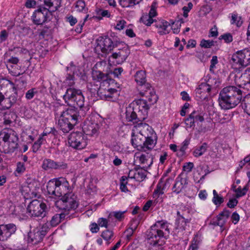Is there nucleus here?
<instances>
[{
    "label": "nucleus",
    "instance_id": "1",
    "mask_svg": "<svg viewBox=\"0 0 250 250\" xmlns=\"http://www.w3.org/2000/svg\"><path fill=\"white\" fill-rule=\"evenodd\" d=\"M69 187L68 182L63 178L50 180L46 186L49 194L57 197L62 196L55 202V206L64 212L74 210L78 206L76 196L72 193H68Z\"/></svg>",
    "mask_w": 250,
    "mask_h": 250
},
{
    "label": "nucleus",
    "instance_id": "2",
    "mask_svg": "<svg viewBox=\"0 0 250 250\" xmlns=\"http://www.w3.org/2000/svg\"><path fill=\"white\" fill-rule=\"evenodd\" d=\"M53 110L55 118H59L58 124L63 132H68L77 124L78 113L75 109L66 108L63 105L57 104Z\"/></svg>",
    "mask_w": 250,
    "mask_h": 250
},
{
    "label": "nucleus",
    "instance_id": "3",
    "mask_svg": "<svg viewBox=\"0 0 250 250\" xmlns=\"http://www.w3.org/2000/svg\"><path fill=\"white\" fill-rule=\"evenodd\" d=\"M242 98V91L240 88L234 86H227L219 93V104L222 109H229L239 104Z\"/></svg>",
    "mask_w": 250,
    "mask_h": 250
},
{
    "label": "nucleus",
    "instance_id": "4",
    "mask_svg": "<svg viewBox=\"0 0 250 250\" xmlns=\"http://www.w3.org/2000/svg\"><path fill=\"white\" fill-rule=\"evenodd\" d=\"M19 138L16 132L11 128H4L0 133V151L11 153L18 148Z\"/></svg>",
    "mask_w": 250,
    "mask_h": 250
},
{
    "label": "nucleus",
    "instance_id": "5",
    "mask_svg": "<svg viewBox=\"0 0 250 250\" xmlns=\"http://www.w3.org/2000/svg\"><path fill=\"white\" fill-rule=\"evenodd\" d=\"M169 233L167 222L164 220L158 221L147 231V239L150 245L156 246L160 238H166Z\"/></svg>",
    "mask_w": 250,
    "mask_h": 250
},
{
    "label": "nucleus",
    "instance_id": "6",
    "mask_svg": "<svg viewBox=\"0 0 250 250\" xmlns=\"http://www.w3.org/2000/svg\"><path fill=\"white\" fill-rule=\"evenodd\" d=\"M135 135L146 142L147 147L153 149L157 144V136L153 128L146 123L138 124L132 130Z\"/></svg>",
    "mask_w": 250,
    "mask_h": 250
},
{
    "label": "nucleus",
    "instance_id": "7",
    "mask_svg": "<svg viewBox=\"0 0 250 250\" xmlns=\"http://www.w3.org/2000/svg\"><path fill=\"white\" fill-rule=\"evenodd\" d=\"M63 97L65 103L68 104L76 103L84 114L89 109L88 104L85 105L84 98L80 89L74 88H67Z\"/></svg>",
    "mask_w": 250,
    "mask_h": 250
},
{
    "label": "nucleus",
    "instance_id": "8",
    "mask_svg": "<svg viewBox=\"0 0 250 250\" xmlns=\"http://www.w3.org/2000/svg\"><path fill=\"white\" fill-rule=\"evenodd\" d=\"M219 82L215 79L210 78L207 83H202L195 89V97L198 101H203L208 99L211 89L219 85Z\"/></svg>",
    "mask_w": 250,
    "mask_h": 250
},
{
    "label": "nucleus",
    "instance_id": "9",
    "mask_svg": "<svg viewBox=\"0 0 250 250\" xmlns=\"http://www.w3.org/2000/svg\"><path fill=\"white\" fill-rule=\"evenodd\" d=\"M234 68L240 69L250 63V49L245 48L234 54L231 59Z\"/></svg>",
    "mask_w": 250,
    "mask_h": 250
},
{
    "label": "nucleus",
    "instance_id": "10",
    "mask_svg": "<svg viewBox=\"0 0 250 250\" xmlns=\"http://www.w3.org/2000/svg\"><path fill=\"white\" fill-rule=\"evenodd\" d=\"M27 209L31 217L42 218L46 214V205L41 201L34 200L30 203Z\"/></svg>",
    "mask_w": 250,
    "mask_h": 250
},
{
    "label": "nucleus",
    "instance_id": "11",
    "mask_svg": "<svg viewBox=\"0 0 250 250\" xmlns=\"http://www.w3.org/2000/svg\"><path fill=\"white\" fill-rule=\"evenodd\" d=\"M96 42V51H100L105 55L111 52L114 48L117 47L116 44L108 36L100 37L97 39Z\"/></svg>",
    "mask_w": 250,
    "mask_h": 250
},
{
    "label": "nucleus",
    "instance_id": "12",
    "mask_svg": "<svg viewBox=\"0 0 250 250\" xmlns=\"http://www.w3.org/2000/svg\"><path fill=\"white\" fill-rule=\"evenodd\" d=\"M70 146L77 149H82L87 146L86 140L81 132H72L68 138Z\"/></svg>",
    "mask_w": 250,
    "mask_h": 250
},
{
    "label": "nucleus",
    "instance_id": "13",
    "mask_svg": "<svg viewBox=\"0 0 250 250\" xmlns=\"http://www.w3.org/2000/svg\"><path fill=\"white\" fill-rule=\"evenodd\" d=\"M46 234V231L43 228H36L28 233L27 242L29 244L36 245L42 241Z\"/></svg>",
    "mask_w": 250,
    "mask_h": 250
},
{
    "label": "nucleus",
    "instance_id": "14",
    "mask_svg": "<svg viewBox=\"0 0 250 250\" xmlns=\"http://www.w3.org/2000/svg\"><path fill=\"white\" fill-rule=\"evenodd\" d=\"M130 54V50L126 44H123L122 47H119L117 50L113 53L110 58L115 60L116 63L120 64L125 61Z\"/></svg>",
    "mask_w": 250,
    "mask_h": 250
},
{
    "label": "nucleus",
    "instance_id": "15",
    "mask_svg": "<svg viewBox=\"0 0 250 250\" xmlns=\"http://www.w3.org/2000/svg\"><path fill=\"white\" fill-rule=\"evenodd\" d=\"M49 14L48 8L40 6L32 16L33 22L36 25L42 24L47 21Z\"/></svg>",
    "mask_w": 250,
    "mask_h": 250
},
{
    "label": "nucleus",
    "instance_id": "16",
    "mask_svg": "<svg viewBox=\"0 0 250 250\" xmlns=\"http://www.w3.org/2000/svg\"><path fill=\"white\" fill-rule=\"evenodd\" d=\"M16 230L17 227L13 223L0 225V241L7 240Z\"/></svg>",
    "mask_w": 250,
    "mask_h": 250
},
{
    "label": "nucleus",
    "instance_id": "17",
    "mask_svg": "<svg viewBox=\"0 0 250 250\" xmlns=\"http://www.w3.org/2000/svg\"><path fill=\"white\" fill-rule=\"evenodd\" d=\"M134 157L145 167H149L153 163V156L147 151H139L135 153Z\"/></svg>",
    "mask_w": 250,
    "mask_h": 250
},
{
    "label": "nucleus",
    "instance_id": "18",
    "mask_svg": "<svg viewBox=\"0 0 250 250\" xmlns=\"http://www.w3.org/2000/svg\"><path fill=\"white\" fill-rule=\"evenodd\" d=\"M42 168L45 170L65 169L67 168V165L62 162H57L49 159H45L43 161Z\"/></svg>",
    "mask_w": 250,
    "mask_h": 250
},
{
    "label": "nucleus",
    "instance_id": "19",
    "mask_svg": "<svg viewBox=\"0 0 250 250\" xmlns=\"http://www.w3.org/2000/svg\"><path fill=\"white\" fill-rule=\"evenodd\" d=\"M131 142L133 147L136 148L138 151H149L152 149L147 147V144L146 141L135 135L133 132L131 133Z\"/></svg>",
    "mask_w": 250,
    "mask_h": 250
},
{
    "label": "nucleus",
    "instance_id": "20",
    "mask_svg": "<svg viewBox=\"0 0 250 250\" xmlns=\"http://www.w3.org/2000/svg\"><path fill=\"white\" fill-rule=\"evenodd\" d=\"M134 104H130L126 108L125 118L128 122H132L137 123L139 121H143L145 119H141L139 117H141V114L135 110L134 108Z\"/></svg>",
    "mask_w": 250,
    "mask_h": 250
},
{
    "label": "nucleus",
    "instance_id": "21",
    "mask_svg": "<svg viewBox=\"0 0 250 250\" xmlns=\"http://www.w3.org/2000/svg\"><path fill=\"white\" fill-rule=\"evenodd\" d=\"M230 211L227 209H224L220 212L215 218H213L210 224L213 226H218L221 228L223 227L227 221L229 215Z\"/></svg>",
    "mask_w": 250,
    "mask_h": 250
},
{
    "label": "nucleus",
    "instance_id": "22",
    "mask_svg": "<svg viewBox=\"0 0 250 250\" xmlns=\"http://www.w3.org/2000/svg\"><path fill=\"white\" fill-rule=\"evenodd\" d=\"M134 108L140 114L141 117H139L141 119H145L147 115V110L149 107L147 104V100L139 99L136 102V105H134Z\"/></svg>",
    "mask_w": 250,
    "mask_h": 250
},
{
    "label": "nucleus",
    "instance_id": "23",
    "mask_svg": "<svg viewBox=\"0 0 250 250\" xmlns=\"http://www.w3.org/2000/svg\"><path fill=\"white\" fill-rule=\"evenodd\" d=\"M187 184V179L179 175L176 178L175 183L172 188V192L176 194H179L186 188Z\"/></svg>",
    "mask_w": 250,
    "mask_h": 250
},
{
    "label": "nucleus",
    "instance_id": "24",
    "mask_svg": "<svg viewBox=\"0 0 250 250\" xmlns=\"http://www.w3.org/2000/svg\"><path fill=\"white\" fill-rule=\"evenodd\" d=\"M146 90H144V89H141L140 94L142 96H145L150 104H153L156 103L157 97L153 90L151 89L150 84H146Z\"/></svg>",
    "mask_w": 250,
    "mask_h": 250
},
{
    "label": "nucleus",
    "instance_id": "25",
    "mask_svg": "<svg viewBox=\"0 0 250 250\" xmlns=\"http://www.w3.org/2000/svg\"><path fill=\"white\" fill-rule=\"evenodd\" d=\"M99 129V125L96 123L85 124L83 127V132L86 135L89 136H93L97 134Z\"/></svg>",
    "mask_w": 250,
    "mask_h": 250
},
{
    "label": "nucleus",
    "instance_id": "26",
    "mask_svg": "<svg viewBox=\"0 0 250 250\" xmlns=\"http://www.w3.org/2000/svg\"><path fill=\"white\" fill-rule=\"evenodd\" d=\"M155 26L158 28V33L161 35L168 34L170 31V24L165 20L156 22Z\"/></svg>",
    "mask_w": 250,
    "mask_h": 250
},
{
    "label": "nucleus",
    "instance_id": "27",
    "mask_svg": "<svg viewBox=\"0 0 250 250\" xmlns=\"http://www.w3.org/2000/svg\"><path fill=\"white\" fill-rule=\"evenodd\" d=\"M135 80L137 84L141 86V89L146 88V84H149L146 83V74L143 70H139L136 73Z\"/></svg>",
    "mask_w": 250,
    "mask_h": 250
},
{
    "label": "nucleus",
    "instance_id": "28",
    "mask_svg": "<svg viewBox=\"0 0 250 250\" xmlns=\"http://www.w3.org/2000/svg\"><path fill=\"white\" fill-rule=\"evenodd\" d=\"M92 77L93 80L97 82H104L107 80L108 74H104L99 70L93 69L92 71Z\"/></svg>",
    "mask_w": 250,
    "mask_h": 250
},
{
    "label": "nucleus",
    "instance_id": "29",
    "mask_svg": "<svg viewBox=\"0 0 250 250\" xmlns=\"http://www.w3.org/2000/svg\"><path fill=\"white\" fill-rule=\"evenodd\" d=\"M118 91L115 88H110L105 92L104 95L106 100L114 101L118 95Z\"/></svg>",
    "mask_w": 250,
    "mask_h": 250
},
{
    "label": "nucleus",
    "instance_id": "30",
    "mask_svg": "<svg viewBox=\"0 0 250 250\" xmlns=\"http://www.w3.org/2000/svg\"><path fill=\"white\" fill-rule=\"evenodd\" d=\"M208 147L206 143H203L200 146H197L193 151V155L195 157H199L204 154Z\"/></svg>",
    "mask_w": 250,
    "mask_h": 250
},
{
    "label": "nucleus",
    "instance_id": "31",
    "mask_svg": "<svg viewBox=\"0 0 250 250\" xmlns=\"http://www.w3.org/2000/svg\"><path fill=\"white\" fill-rule=\"evenodd\" d=\"M165 186L162 182H159L153 193V198H158L164 193Z\"/></svg>",
    "mask_w": 250,
    "mask_h": 250
},
{
    "label": "nucleus",
    "instance_id": "32",
    "mask_svg": "<svg viewBox=\"0 0 250 250\" xmlns=\"http://www.w3.org/2000/svg\"><path fill=\"white\" fill-rule=\"evenodd\" d=\"M95 12L96 13V18L99 20L102 19L103 17L109 18L110 17V13L107 10L97 8L95 10Z\"/></svg>",
    "mask_w": 250,
    "mask_h": 250
},
{
    "label": "nucleus",
    "instance_id": "33",
    "mask_svg": "<svg viewBox=\"0 0 250 250\" xmlns=\"http://www.w3.org/2000/svg\"><path fill=\"white\" fill-rule=\"evenodd\" d=\"M230 22L232 24H235L237 27H240L243 23L241 17L239 16L238 14L235 13L232 14Z\"/></svg>",
    "mask_w": 250,
    "mask_h": 250
},
{
    "label": "nucleus",
    "instance_id": "34",
    "mask_svg": "<svg viewBox=\"0 0 250 250\" xmlns=\"http://www.w3.org/2000/svg\"><path fill=\"white\" fill-rule=\"evenodd\" d=\"M101 236L108 245L110 243L109 240L113 239L114 233L112 230L107 229L102 232Z\"/></svg>",
    "mask_w": 250,
    "mask_h": 250
},
{
    "label": "nucleus",
    "instance_id": "35",
    "mask_svg": "<svg viewBox=\"0 0 250 250\" xmlns=\"http://www.w3.org/2000/svg\"><path fill=\"white\" fill-rule=\"evenodd\" d=\"M135 179L137 181H142L146 177V172L142 168H136Z\"/></svg>",
    "mask_w": 250,
    "mask_h": 250
},
{
    "label": "nucleus",
    "instance_id": "36",
    "mask_svg": "<svg viewBox=\"0 0 250 250\" xmlns=\"http://www.w3.org/2000/svg\"><path fill=\"white\" fill-rule=\"evenodd\" d=\"M213 197L212 198L213 203L216 206H219L224 201L223 198L219 196L217 191L214 189L213 190Z\"/></svg>",
    "mask_w": 250,
    "mask_h": 250
},
{
    "label": "nucleus",
    "instance_id": "37",
    "mask_svg": "<svg viewBox=\"0 0 250 250\" xmlns=\"http://www.w3.org/2000/svg\"><path fill=\"white\" fill-rule=\"evenodd\" d=\"M147 14H144L141 18L140 21L146 26H150L154 20Z\"/></svg>",
    "mask_w": 250,
    "mask_h": 250
},
{
    "label": "nucleus",
    "instance_id": "38",
    "mask_svg": "<svg viewBox=\"0 0 250 250\" xmlns=\"http://www.w3.org/2000/svg\"><path fill=\"white\" fill-rule=\"evenodd\" d=\"M249 183L246 185L243 188L239 187L235 189V192L236 193L237 197H242L246 194L247 191L249 189Z\"/></svg>",
    "mask_w": 250,
    "mask_h": 250
},
{
    "label": "nucleus",
    "instance_id": "39",
    "mask_svg": "<svg viewBox=\"0 0 250 250\" xmlns=\"http://www.w3.org/2000/svg\"><path fill=\"white\" fill-rule=\"evenodd\" d=\"M75 7L79 12H85L86 11L85 2L83 0H78L76 3Z\"/></svg>",
    "mask_w": 250,
    "mask_h": 250
},
{
    "label": "nucleus",
    "instance_id": "40",
    "mask_svg": "<svg viewBox=\"0 0 250 250\" xmlns=\"http://www.w3.org/2000/svg\"><path fill=\"white\" fill-rule=\"evenodd\" d=\"M215 42L213 41L202 40L200 42V46L205 48H211L214 45Z\"/></svg>",
    "mask_w": 250,
    "mask_h": 250
},
{
    "label": "nucleus",
    "instance_id": "41",
    "mask_svg": "<svg viewBox=\"0 0 250 250\" xmlns=\"http://www.w3.org/2000/svg\"><path fill=\"white\" fill-rule=\"evenodd\" d=\"M125 212V211H113L111 212L108 216V219L111 216H114L118 220H121L122 218L124 217V214Z\"/></svg>",
    "mask_w": 250,
    "mask_h": 250
},
{
    "label": "nucleus",
    "instance_id": "42",
    "mask_svg": "<svg viewBox=\"0 0 250 250\" xmlns=\"http://www.w3.org/2000/svg\"><path fill=\"white\" fill-rule=\"evenodd\" d=\"M38 93L35 88H32L28 90L25 94V98L27 100H31L33 98L35 95Z\"/></svg>",
    "mask_w": 250,
    "mask_h": 250
},
{
    "label": "nucleus",
    "instance_id": "43",
    "mask_svg": "<svg viewBox=\"0 0 250 250\" xmlns=\"http://www.w3.org/2000/svg\"><path fill=\"white\" fill-rule=\"evenodd\" d=\"M241 78L244 82H250V68H247L241 75Z\"/></svg>",
    "mask_w": 250,
    "mask_h": 250
},
{
    "label": "nucleus",
    "instance_id": "44",
    "mask_svg": "<svg viewBox=\"0 0 250 250\" xmlns=\"http://www.w3.org/2000/svg\"><path fill=\"white\" fill-rule=\"evenodd\" d=\"M61 222L60 216L59 214H56L51 218L50 221V225L52 227H55Z\"/></svg>",
    "mask_w": 250,
    "mask_h": 250
},
{
    "label": "nucleus",
    "instance_id": "45",
    "mask_svg": "<svg viewBox=\"0 0 250 250\" xmlns=\"http://www.w3.org/2000/svg\"><path fill=\"white\" fill-rule=\"evenodd\" d=\"M191 117L194 119V122H196L198 121H199L201 122H202L204 118L203 116L199 114L197 111H194L190 114Z\"/></svg>",
    "mask_w": 250,
    "mask_h": 250
},
{
    "label": "nucleus",
    "instance_id": "46",
    "mask_svg": "<svg viewBox=\"0 0 250 250\" xmlns=\"http://www.w3.org/2000/svg\"><path fill=\"white\" fill-rule=\"evenodd\" d=\"M199 247V241L195 238L192 240L188 250H198Z\"/></svg>",
    "mask_w": 250,
    "mask_h": 250
},
{
    "label": "nucleus",
    "instance_id": "47",
    "mask_svg": "<svg viewBox=\"0 0 250 250\" xmlns=\"http://www.w3.org/2000/svg\"><path fill=\"white\" fill-rule=\"evenodd\" d=\"M65 83L70 86H72L75 83L74 75L70 74H67L66 77Z\"/></svg>",
    "mask_w": 250,
    "mask_h": 250
},
{
    "label": "nucleus",
    "instance_id": "48",
    "mask_svg": "<svg viewBox=\"0 0 250 250\" xmlns=\"http://www.w3.org/2000/svg\"><path fill=\"white\" fill-rule=\"evenodd\" d=\"M218 62L217 57L216 56H213L210 61V65L209 67V71L211 73H214V69L215 68V65Z\"/></svg>",
    "mask_w": 250,
    "mask_h": 250
},
{
    "label": "nucleus",
    "instance_id": "49",
    "mask_svg": "<svg viewBox=\"0 0 250 250\" xmlns=\"http://www.w3.org/2000/svg\"><path fill=\"white\" fill-rule=\"evenodd\" d=\"M156 8V4L155 2L152 3V4L151 5L150 11L148 14L149 16H150V17L152 19H153V17H155L157 15Z\"/></svg>",
    "mask_w": 250,
    "mask_h": 250
},
{
    "label": "nucleus",
    "instance_id": "50",
    "mask_svg": "<svg viewBox=\"0 0 250 250\" xmlns=\"http://www.w3.org/2000/svg\"><path fill=\"white\" fill-rule=\"evenodd\" d=\"M126 21L125 20H119L117 21V24L115 26V29L118 30L123 29L125 25Z\"/></svg>",
    "mask_w": 250,
    "mask_h": 250
},
{
    "label": "nucleus",
    "instance_id": "51",
    "mask_svg": "<svg viewBox=\"0 0 250 250\" xmlns=\"http://www.w3.org/2000/svg\"><path fill=\"white\" fill-rule=\"evenodd\" d=\"M194 124V120L190 114L189 117L185 120V124L187 127H191L195 125Z\"/></svg>",
    "mask_w": 250,
    "mask_h": 250
},
{
    "label": "nucleus",
    "instance_id": "52",
    "mask_svg": "<svg viewBox=\"0 0 250 250\" xmlns=\"http://www.w3.org/2000/svg\"><path fill=\"white\" fill-rule=\"evenodd\" d=\"M220 39H223L227 43H229L233 40L232 36L230 33L225 34L220 37Z\"/></svg>",
    "mask_w": 250,
    "mask_h": 250
},
{
    "label": "nucleus",
    "instance_id": "53",
    "mask_svg": "<svg viewBox=\"0 0 250 250\" xmlns=\"http://www.w3.org/2000/svg\"><path fill=\"white\" fill-rule=\"evenodd\" d=\"M120 4L123 7H128L133 6L131 0H118Z\"/></svg>",
    "mask_w": 250,
    "mask_h": 250
},
{
    "label": "nucleus",
    "instance_id": "54",
    "mask_svg": "<svg viewBox=\"0 0 250 250\" xmlns=\"http://www.w3.org/2000/svg\"><path fill=\"white\" fill-rule=\"evenodd\" d=\"M193 167H194V164L193 163H191V162L186 163L185 164V165L183 166V170L185 171H186L188 173L192 170Z\"/></svg>",
    "mask_w": 250,
    "mask_h": 250
},
{
    "label": "nucleus",
    "instance_id": "55",
    "mask_svg": "<svg viewBox=\"0 0 250 250\" xmlns=\"http://www.w3.org/2000/svg\"><path fill=\"white\" fill-rule=\"evenodd\" d=\"M98 224L100 227L107 228L108 220L104 218H100L98 220Z\"/></svg>",
    "mask_w": 250,
    "mask_h": 250
},
{
    "label": "nucleus",
    "instance_id": "56",
    "mask_svg": "<svg viewBox=\"0 0 250 250\" xmlns=\"http://www.w3.org/2000/svg\"><path fill=\"white\" fill-rule=\"evenodd\" d=\"M25 170L24 164L21 162L17 163L16 171L19 173L23 172Z\"/></svg>",
    "mask_w": 250,
    "mask_h": 250
},
{
    "label": "nucleus",
    "instance_id": "57",
    "mask_svg": "<svg viewBox=\"0 0 250 250\" xmlns=\"http://www.w3.org/2000/svg\"><path fill=\"white\" fill-rule=\"evenodd\" d=\"M66 21L68 22L71 26H73L77 22V19L72 15L67 16L66 17Z\"/></svg>",
    "mask_w": 250,
    "mask_h": 250
},
{
    "label": "nucleus",
    "instance_id": "58",
    "mask_svg": "<svg viewBox=\"0 0 250 250\" xmlns=\"http://www.w3.org/2000/svg\"><path fill=\"white\" fill-rule=\"evenodd\" d=\"M123 71V69L122 67H118L114 69L111 74L113 75L114 78H119Z\"/></svg>",
    "mask_w": 250,
    "mask_h": 250
},
{
    "label": "nucleus",
    "instance_id": "59",
    "mask_svg": "<svg viewBox=\"0 0 250 250\" xmlns=\"http://www.w3.org/2000/svg\"><path fill=\"white\" fill-rule=\"evenodd\" d=\"M179 22L177 21L176 23L173 22L171 27L174 34H178L180 32V23L179 24Z\"/></svg>",
    "mask_w": 250,
    "mask_h": 250
},
{
    "label": "nucleus",
    "instance_id": "60",
    "mask_svg": "<svg viewBox=\"0 0 250 250\" xmlns=\"http://www.w3.org/2000/svg\"><path fill=\"white\" fill-rule=\"evenodd\" d=\"M8 36V33L5 30H2L0 33V42H2L6 40Z\"/></svg>",
    "mask_w": 250,
    "mask_h": 250
},
{
    "label": "nucleus",
    "instance_id": "61",
    "mask_svg": "<svg viewBox=\"0 0 250 250\" xmlns=\"http://www.w3.org/2000/svg\"><path fill=\"white\" fill-rule=\"evenodd\" d=\"M189 139H186L185 140V141L183 142L182 146L180 148V151L182 152H184L185 151V150L187 149L188 147V145L189 144Z\"/></svg>",
    "mask_w": 250,
    "mask_h": 250
},
{
    "label": "nucleus",
    "instance_id": "62",
    "mask_svg": "<svg viewBox=\"0 0 250 250\" xmlns=\"http://www.w3.org/2000/svg\"><path fill=\"white\" fill-rule=\"evenodd\" d=\"M231 219L233 224H236L240 219L239 214L236 212H234L231 215Z\"/></svg>",
    "mask_w": 250,
    "mask_h": 250
},
{
    "label": "nucleus",
    "instance_id": "63",
    "mask_svg": "<svg viewBox=\"0 0 250 250\" xmlns=\"http://www.w3.org/2000/svg\"><path fill=\"white\" fill-rule=\"evenodd\" d=\"M238 201L236 199H230L227 203V206L229 208H233L237 204Z\"/></svg>",
    "mask_w": 250,
    "mask_h": 250
},
{
    "label": "nucleus",
    "instance_id": "64",
    "mask_svg": "<svg viewBox=\"0 0 250 250\" xmlns=\"http://www.w3.org/2000/svg\"><path fill=\"white\" fill-rule=\"evenodd\" d=\"M218 33L217 31V29L216 27H214L210 30L208 36L209 37H216L218 36Z\"/></svg>",
    "mask_w": 250,
    "mask_h": 250
}]
</instances>
